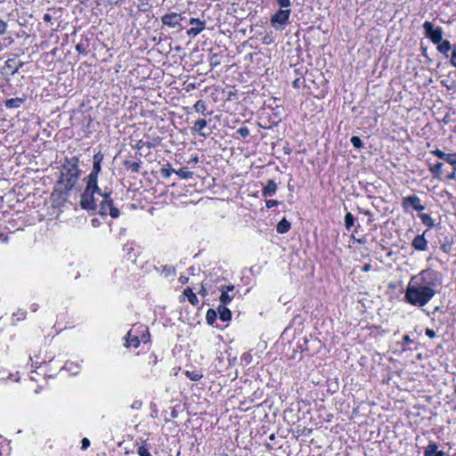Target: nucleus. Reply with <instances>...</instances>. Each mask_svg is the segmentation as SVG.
I'll list each match as a JSON object with an SVG mask.
<instances>
[{"mask_svg":"<svg viewBox=\"0 0 456 456\" xmlns=\"http://www.w3.org/2000/svg\"><path fill=\"white\" fill-rule=\"evenodd\" d=\"M439 273L425 269L411 278L404 293V301L413 306H425L441 286Z\"/></svg>","mask_w":456,"mask_h":456,"instance_id":"f257e3e1","label":"nucleus"},{"mask_svg":"<svg viewBox=\"0 0 456 456\" xmlns=\"http://www.w3.org/2000/svg\"><path fill=\"white\" fill-rule=\"evenodd\" d=\"M112 191L105 188L102 191L98 183H86V189L80 197V207L86 211H93L101 216L110 215L112 218H118L120 211L114 207L110 198Z\"/></svg>","mask_w":456,"mask_h":456,"instance_id":"f03ea898","label":"nucleus"},{"mask_svg":"<svg viewBox=\"0 0 456 456\" xmlns=\"http://www.w3.org/2000/svg\"><path fill=\"white\" fill-rule=\"evenodd\" d=\"M78 164L79 159L77 156L65 159L62 164L61 177L58 181L61 193L68 195L77 184L80 175Z\"/></svg>","mask_w":456,"mask_h":456,"instance_id":"7ed1b4c3","label":"nucleus"},{"mask_svg":"<svg viewBox=\"0 0 456 456\" xmlns=\"http://www.w3.org/2000/svg\"><path fill=\"white\" fill-rule=\"evenodd\" d=\"M291 11L279 9L270 19V24L275 29H283L289 23Z\"/></svg>","mask_w":456,"mask_h":456,"instance_id":"20e7f679","label":"nucleus"},{"mask_svg":"<svg viewBox=\"0 0 456 456\" xmlns=\"http://www.w3.org/2000/svg\"><path fill=\"white\" fill-rule=\"evenodd\" d=\"M425 36L431 40L435 45L443 40V28L441 27L434 28L430 21H425L422 25Z\"/></svg>","mask_w":456,"mask_h":456,"instance_id":"39448f33","label":"nucleus"},{"mask_svg":"<svg viewBox=\"0 0 456 456\" xmlns=\"http://www.w3.org/2000/svg\"><path fill=\"white\" fill-rule=\"evenodd\" d=\"M402 207L405 211L410 207L416 211H422L425 209V207L420 203V199L415 194L403 198Z\"/></svg>","mask_w":456,"mask_h":456,"instance_id":"423d86ee","label":"nucleus"},{"mask_svg":"<svg viewBox=\"0 0 456 456\" xmlns=\"http://www.w3.org/2000/svg\"><path fill=\"white\" fill-rule=\"evenodd\" d=\"M182 20V14L177 12L167 13L161 18L163 25H166L172 28H178L180 26V22Z\"/></svg>","mask_w":456,"mask_h":456,"instance_id":"0eeeda50","label":"nucleus"},{"mask_svg":"<svg viewBox=\"0 0 456 456\" xmlns=\"http://www.w3.org/2000/svg\"><path fill=\"white\" fill-rule=\"evenodd\" d=\"M191 25H195L194 27H191L190 29L187 30V34L189 36H197L201 31H203L206 28V22L203 20H200L198 18H191L189 20Z\"/></svg>","mask_w":456,"mask_h":456,"instance_id":"6e6552de","label":"nucleus"},{"mask_svg":"<svg viewBox=\"0 0 456 456\" xmlns=\"http://www.w3.org/2000/svg\"><path fill=\"white\" fill-rule=\"evenodd\" d=\"M430 153L455 167L456 170V153L448 154L439 149L433 150Z\"/></svg>","mask_w":456,"mask_h":456,"instance_id":"1a4fd4ad","label":"nucleus"},{"mask_svg":"<svg viewBox=\"0 0 456 456\" xmlns=\"http://www.w3.org/2000/svg\"><path fill=\"white\" fill-rule=\"evenodd\" d=\"M411 246L419 251H426L428 249V240L425 239V233L417 235L411 243Z\"/></svg>","mask_w":456,"mask_h":456,"instance_id":"9d476101","label":"nucleus"},{"mask_svg":"<svg viewBox=\"0 0 456 456\" xmlns=\"http://www.w3.org/2000/svg\"><path fill=\"white\" fill-rule=\"evenodd\" d=\"M277 188L278 187H277L276 183L273 180L270 179L267 181L266 184L265 185V187L262 191V195L265 198L271 197L273 194H275Z\"/></svg>","mask_w":456,"mask_h":456,"instance_id":"9b49d317","label":"nucleus"},{"mask_svg":"<svg viewBox=\"0 0 456 456\" xmlns=\"http://www.w3.org/2000/svg\"><path fill=\"white\" fill-rule=\"evenodd\" d=\"M424 456H445L443 451H438V446L432 442L425 448Z\"/></svg>","mask_w":456,"mask_h":456,"instance_id":"f8f14e48","label":"nucleus"},{"mask_svg":"<svg viewBox=\"0 0 456 456\" xmlns=\"http://www.w3.org/2000/svg\"><path fill=\"white\" fill-rule=\"evenodd\" d=\"M101 164L102 163H94L93 170L86 177V183H90L91 184L98 183V175L101 172Z\"/></svg>","mask_w":456,"mask_h":456,"instance_id":"ddd939ff","label":"nucleus"},{"mask_svg":"<svg viewBox=\"0 0 456 456\" xmlns=\"http://www.w3.org/2000/svg\"><path fill=\"white\" fill-rule=\"evenodd\" d=\"M207 120L205 118H200L194 122L191 130L197 133L199 135L202 137H206L207 134L203 132V129L207 126Z\"/></svg>","mask_w":456,"mask_h":456,"instance_id":"4468645a","label":"nucleus"},{"mask_svg":"<svg viewBox=\"0 0 456 456\" xmlns=\"http://www.w3.org/2000/svg\"><path fill=\"white\" fill-rule=\"evenodd\" d=\"M140 345V340L137 336L132 334L131 331H128L126 336V343L125 346L126 347L133 346L134 348L138 347Z\"/></svg>","mask_w":456,"mask_h":456,"instance_id":"2eb2a0df","label":"nucleus"},{"mask_svg":"<svg viewBox=\"0 0 456 456\" xmlns=\"http://www.w3.org/2000/svg\"><path fill=\"white\" fill-rule=\"evenodd\" d=\"M219 318L223 322L230 321L232 318V313L231 311L226 307L224 305H220L217 308Z\"/></svg>","mask_w":456,"mask_h":456,"instance_id":"dca6fc26","label":"nucleus"},{"mask_svg":"<svg viewBox=\"0 0 456 456\" xmlns=\"http://www.w3.org/2000/svg\"><path fill=\"white\" fill-rule=\"evenodd\" d=\"M23 102L24 99L16 97L6 100L4 105L8 109H17L20 108Z\"/></svg>","mask_w":456,"mask_h":456,"instance_id":"f3484780","label":"nucleus"},{"mask_svg":"<svg viewBox=\"0 0 456 456\" xmlns=\"http://www.w3.org/2000/svg\"><path fill=\"white\" fill-rule=\"evenodd\" d=\"M442 167H443V163L437 162L434 165L430 164L428 169L434 178H440L441 175H442Z\"/></svg>","mask_w":456,"mask_h":456,"instance_id":"a211bd4d","label":"nucleus"},{"mask_svg":"<svg viewBox=\"0 0 456 456\" xmlns=\"http://www.w3.org/2000/svg\"><path fill=\"white\" fill-rule=\"evenodd\" d=\"M290 227H291L290 223L286 218H283L278 223V224L276 226V231L278 233L282 234V233H286L287 232H289Z\"/></svg>","mask_w":456,"mask_h":456,"instance_id":"6ab92c4d","label":"nucleus"},{"mask_svg":"<svg viewBox=\"0 0 456 456\" xmlns=\"http://www.w3.org/2000/svg\"><path fill=\"white\" fill-rule=\"evenodd\" d=\"M437 45V51L443 54H444L446 57H448V53L452 49L451 43L448 40H442Z\"/></svg>","mask_w":456,"mask_h":456,"instance_id":"aec40b11","label":"nucleus"},{"mask_svg":"<svg viewBox=\"0 0 456 456\" xmlns=\"http://www.w3.org/2000/svg\"><path fill=\"white\" fill-rule=\"evenodd\" d=\"M183 294L187 297L188 301L192 305H197L199 304V299H198L197 296L193 293L191 289H190V288L185 289L183 291Z\"/></svg>","mask_w":456,"mask_h":456,"instance_id":"412c9836","label":"nucleus"},{"mask_svg":"<svg viewBox=\"0 0 456 456\" xmlns=\"http://www.w3.org/2000/svg\"><path fill=\"white\" fill-rule=\"evenodd\" d=\"M175 273H176L175 268L174 266L168 265H163L161 272H160V274L166 278L170 277V276H175Z\"/></svg>","mask_w":456,"mask_h":456,"instance_id":"4be33fe9","label":"nucleus"},{"mask_svg":"<svg viewBox=\"0 0 456 456\" xmlns=\"http://www.w3.org/2000/svg\"><path fill=\"white\" fill-rule=\"evenodd\" d=\"M124 166L133 173H138L141 168V162H133L126 160Z\"/></svg>","mask_w":456,"mask_h":456,"instance_id":"5701e85b","label":"nucleus"},{"mask_svg":"<svg viewBox=\"0 0 456 456\" xmlns=\"http://www.w3.org/2000/svg\"><path fill=\"white\" fill-rule=\"evenodd\" d=\"M175 174H176L182 179H190L193 175V173L186 167L175 170Z\"/></svg>","mask_w":456,"mask_h":456,"instance_id":"b1692460","label":"nucleus"},{"mask_svg":"<svg viewBox=\"0 0 456 456\" xmlns=\"http://www.w3.org/2000/svg\"><path fill=\"white\" fill-rule=\"evenodd\" d=\"M419 217L420 218L422 224L427 225L428 227L431 228L435 225L434 220L428 214H426V213L419 214Z\"/></svg>","mask_w":456,"mask_h":456,"instance_id":"393cba45","label":"nucleus"},{"mask_svg":"<svg viewBox=\"0 0 456 456\" xmlns=\"http://www.w3.org/2000/svg\"><path fill=\"white\" fill-rule=\"evenodd\" d=\"M185 376L192 381H199L203 377L202 373L198 370H186Z\"/></svg>","mask_w":456,"mask_h":456,"instance_id":"a878e982","label":"nucleus"},{"mask_svg":"<svg viewBox=\"0 0 456 456\" xmlns=\"http://www.w3.org/2000/svg\"><path fill=\"white\" fill-rule=\"evenodd\" d=\"M217 317V314L214 309H208L206 314L207 322L213 325Z\"/></svg>","mask_w":456,"mask_h":456,"instance_id":"bb28decb","label":"nucleus"},{"mask_svg":"<svg viewBox=\"0 0 456 456\" xmlns=\"http://www.w3.org/2000/svg\"><path fill=\"white\" fill-rule=\"evenodd\" d=\"M193 109L196 112L204 114L207 110V105L204 101L199 100L193 105Z\"/></svg>","mask_w":456,"mask_h":456,"instance_id":"cd10ccee","label":"nucleus"},{"mask_svg":"<svg viewBox=\"0 0 456 456\" xmlns=\"http://www.w3.org/2000/svg\"><path fill=\"white\" fill-rule=\"evenodd\" d=\"M233 299V296L227 293V291H221L220 302L221 305H228Z\"/></svg>","mask_w":456,"mask_h":456,"instance_id":"c85d7f7f","label":"nucleus"},{"mask_svg":"<svg viewBox=\"0 0 456 456\" xmlns=\"http://www.w3.org/2000/svg\"><path fill=\"white\" fill-rule=\"evenodd\" d=\"M14 60L13 59H8L5 61V67L12 70V74L14 75L18 72L19 69L22 67L23 63L20 62L18 67H13Z\"/></svg>","mask_w":456,"mask_h":456,"instance_id":"c756f323","label":"nucleus"},{"mask_svg":"<svg viewBox=\"0 0 456 456\" xmlns=\"http://www.w3.org/2000/svg\"><path fill=\"white\" fill-rule=\"evenodd\" d=\"M354 217L350 212H347L345 216L346 229L350 230L351 227L354 226Z\"/></svg>","mask_w":456,"mask_h":456,"instance_id":"7c9ffc66","label":"nucleus"},{"mask_svg":"<svg viewBox=\"0 0 456 456\" xmlns=\"http://www.w3.org/2000/svg\"><path fill=\"white\" fill-rule=\"evenodd\" d=\"M350 142L353 144V146L356 149H362L364 146V143L361 140V138L355 135L351 137Z\"/></svg>","mask_w":456,"mask_h":456,"instance_id":"2f4dec72","label":"nucleus"},{"mask_svg":"<svg viewBox=\"0 0 456 456\" xmlns=\"http://www.w3.org/2000/svg\"><path fill=\"white\" fill-rule=\"evenodd\" d=\"M279 4V9L291 11V1L290 0H276Z\"/></svg>","mask_w":456,"mask_h":456,"instance_id":"473e14b6","label":"nucleus"},{"mask_svg":"<svg viewBox=\"0 0 456 456\" xmlns=\"http://www.w3.org/2000/svg\"><path fill=\"white\" fill-rule=\"evenodd\" d=\"M137 453L139 456H151L146 445L142 444L138 448Z\"/></svg>","mask_w":456,"mask_h":456,"instance_id":"72a5a7b5","label":"nucleus"},{"mask_svg":"<svg viewBox=\"0 0 456 456\" xmlns=\"http://www.w3.org/2000/svg\"><path fill=\"white\" fill-rule=\"evenodd\" d=\"M175 170L173 169V168H161L160 169V174L162 175V176L164 178H168L170 177V175L175 173Z\"/></svg>","mask_w":456,"mask_h":456,"instance_id":"f704fd0d","label":"nucleus"},{"mask_svg":"<svg viewBox=\"0 0 456 456\" xmlns=\"http://www.w3.org/2000/svg\"><path fill=\"white\" fill-rule=\"evenodd\" d=\"M237 133L241 136V137H247L249 135V130L247 126H240L238 130H237Z\"/></svg>","mask_w":456,"mask_h":456,"instance_id":"c9c22d12","label":"nucleus"},{"mask_svg":"<svg viewBox=\"0 0 456 456\" xmlns=\"http://www.w3.org/2000/svg\"><path fill=\"white\" fill-rule=\"evenodd\" d=\"M76 50L81 53L86 55L87 53L86 47L83 43H79L76 45Z\"/></svg>","mask_w":456,"mask_h":456,"instance_id":"e433bc0d","label":"nucleus"},{"mask_svg":"<svg viewBox=\"0 0 456 456\" xmlns=\"http://www.w3.org/2000/svg\"><path fill=\"white\" fill-rule=\"evenodd\" d=\"M7 29V23L0 19V36L4 35Z\"/></svg>","mask_w":456,"mask_h":456,"instance_id":"4c0bfd02","label":"nucleus"},{"mask_svg":"<svg viewBox=\"0 0 456 456\" xmlns=\"http://www.w3.org/2000/svg\"><path fill=\"white\" fill-rule=\"evenodd\" d=\"M219 61L217 60V55L216 54H212L211 58H210V65L212 67H216L217 65H219Z\"/></svg>","mask_w":456,"mask_h":456,"instance_id":"58836bf2","label":"nucleus"},{"mask_svg":"<svg viewBox=\"0 0 456 456\" xmlns=\"http://www.w3.org/2000/svg\"><path fill=\"white\" fill-rule=\"evenodd\" d=\"M278 204H279V202L277 200H268L265 202V206H266L267 208H271L273 207H276V206H278Z\"/></svg>","mask_w":456,"mask_h":456,"instance_id":"ea45409f","label":"nucleus"},{"mask_svg":"<svg viewBox=\"0 0 456 456\" xmlns=\"http://www.w3.org/2000/svg\"><path fill=\"white\" fill-rule=\"evenodd\" d=\"M90 446V441L88 438H83L81 441V449L86 450Z\"/></svg>","mask_w":456,"mask_h":456,"instance_id":"a19ab883","label":"nucleus"},{"mask_svg":"<svg viewBox=\"0 0 456 456\" xmlns=\"http://www.w3.org/2000/svg\"><path fill=\"white\" fill-rule=\"evenodd\" d=\"M450 62L452 66L456 67V47L452 49Z\"/></svg>","mask_w":456,"mask_h":456,"instance_id":"79ce46f5","label":"nucleus"},{"mask_svg":"<svg viewBox=\"0 0 456 456\" xmlns=\"http://www.w3.org/2000/svg\"><path fill=\"white\" fill-rule=\"evenodd\" d=\"M102 159L103 155L101 152H98L94 156V163H102Z\"/></svg>","mask_w":456,"mask_h":456,"instance_id":"37998d69","label":"nucleus"},{"mask_svg":"<svg viewBox=\"0 0 456 456\" xmlns=\"http://www.w3.org/2000/svg\"><path fill=\"white\" fill-rule=\"evenodd\" d=\"M425 333L429 338H434L436 336L435 330L429 328L426 329Z\"/></svg>","mask_w":456,"mask_h":456,"instance_id":"c03bdc74","label":"nucleus"},{"mask_svg":"<svg viewBox=\"0 0 456 456\" xmlns=\"http://www.w3.org/2000/svg\"><path fill=\"white\" fill-rule=\"evenodd\" d=\"M221 291H227V293H230L231 291L234 290V285H224L220 288Z\"/></svg>","mask_w":456,"mask_h":456,"instance_id":"a18cd8bd","label":"nucleus"},{"mask_svg":"<svg viewBox=\"0 0 456 456\" xmlns=\"http://www.w3.org/2000/svg\"><path fill=\"white\" fill-rule=\"evenodd\" d=\"M412 339L410 338L409 335H404L403 337V345L411 344L412 343Z\"/></svg>","mask_w":456,"mask_h":456,"instance_id":"49530a36","label":"nucleus"},{"mask_svg":"<svg viewBox=\"0 0 456 456\" xmlns=\"http://www.w3.org/2000/svg\"><path fill=\"white\" fill-rule=\"evenodd\" d=\"M141 405H142V403H141V402H139V401H135V402H134V403H133V404L131 405V407H132L133 409H136V410H137V409H139V408L141 407Z\"/></svg>","mask_w":456,"mask_h":456,"instance_id":"de8ad7c7","label":"nucleus"},{"mask_svg":"<svg viewBox=\"0 0 456 456\" xmlns=\"http://www.w3.org/2000/svg\"><path fill=\"white\" fill-rule=\"evenodd\" d=\"M370 269H371V265L370 264H365L362 267V271H363V272H369V271H370Z\"/></svg>","mask_w":456,"mask_h":456,"instance_id":"09e8293b","label":"nucleus"},{"mask_svg":"<svg viewBox=\"0 0 456 456\" xmlns=\"http://www.w3.org/2000/svg\"><path fill=\"white\" fill-rule=\"evenodd\" d=\"M447 178L450 180L455 179L456 178V170L454 169L450 175H448Z\"/></svg>","mask_w":456,"mask_h":456,"instance_id":"8fccbe9b","label":"nucleus"},{"mask_svg":"<svg viewBox=\"0 0 456 456\" xmlns=\"http://www.w3.org/2000/svg\"><path fill=\"white\" fill-rule=\"evenodd\" d=\"M441 248H442V250H443L444 252L448 253V252H449V250H450V246H449V245H445V244H444V245H442Z\"/></svg>","mask_w":456,"mask_h":456,"instance_id":"3c124183","label":"nucleus"},{"mask_svg":"<svg viewBox=\"0 0 456 456\" xmlns=\"http://www.w3.org/2000/svg\"><path fill=\"white\" fill-rule=\"evenodd\" d=\"M147 5H148V4H147V3H146V4H143V3H142V4L140 5L139 9H140L141 11H142V12H145V11H147V10H148Z\"/></svg>","mask_w":456,"mask_h":456,"instance_id":"603ef678","label":"nucleus"},{"mask_svg":"<svg viewBox=\"0 0 456 456\" xmlns=\"http://www.w3.org/2000/svg\"><path fill=\"white\" fill-rule=\"evenodd\" d=\"M51 20H52V16H51L49 13H45V14L44 15V20H45V21L48 22V21H50Z\"/></svg>","mask_w":456,"mask_h":456,"instance_id":"864d4df0","label":"nucleus"},{"mask_svg":"<svg viewBox=\"0 0 456 456\" xmlns=\"http://www.w3.org/2000/svg\"><path fill=\"white\" fill-rule=\"evenodd\" d=\"M293 86L298 88L300 86V79H296L293 81Z\"/></svg>","mask_w":456,"mask_h":456,"instance_id":"5fc2aeb1","label":"nucleus"},{"mask_svg":"<svg viewBox=\"0 0 456 456\" xmlns=\"http://www.w3.org/2000/svg\"><path fill=\"white\" fill-rule=\"evenodd\" d=\"M199 293H200V295H202V296H206V295H207V290H206V289L202 286V287H201V289L200 290V292H199Z\"/></svg>","mask_w":456,"mask_h":456,"instance_id":"6e6d98bb","label":"nucleus"},{"mask_svg":"<svg viewBox=\"0 0 456 456\" xmlns=\"http://www.w3.org/2000/svg\"><path fill=\"white\" fill-rule=\"evenodd\" d=\"M31 310H32L33 312H36V311L37 310V304H33V305H31Z\"/></svg>","mask_w":456,"mask_h":456,"instance_id":"4d7b16f0","label":"nucleus"},{"mask_svg":"<svg viewBox=\"0 0 456 456\" xmlns=\"http://www.w3.org/2000/svg\"><path fill=\"white\" fill-rule=\"evenodd\" d=\"M365 216H371V212L370 210H363L362 211Z\"/></svg>","mask_w":456,"mask_h":456,"instance_id":"13d9d810","label":"nucleus"},{"mask_svg":"<svg viewBox=\"0 0 456 456\" xmlns=\"http://www.w3.org/2000/svg\"><path fill=\"white\" fill-rule=\"evenodd\" d=\"M187 280H188L187 278H183V277H181V278H180V281H181L183 283L186 282V281H187Z\"/></svg>","mask_w":456,"mask_h":456,"instance_id":"bf43d9fd","label":"nucleus"},{"mask_svg":"<svg viewBox=\"0 0 456 456\" xmlns=\"http://www.w3.org/2000/svg\"><path fill=\"white\" fill-rule=\"evenodd\" d=\"M192 160H193L194 162H198V157H195Z\"/></svg>","mask_w":456,"mask_h":456,"instance_id":"052dcab7","label":"nucleus"}]
</instances>
